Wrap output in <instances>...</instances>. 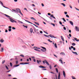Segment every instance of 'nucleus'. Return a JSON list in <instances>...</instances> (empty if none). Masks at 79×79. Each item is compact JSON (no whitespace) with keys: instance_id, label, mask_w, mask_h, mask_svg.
Returning <instances> with one entry per match:
<instances>
[{"instance_id":"f257e3e1","label":"nucleus","mask_w":79,"mask_h":79,"mask_svg":"<svg viewBox=\"0 0 79 79\" xmlns=\"http://www.w3.org/2000/svg\"><path fill=\"white\" fill-rule=\"evenodd\" d=\"M0 3H1L2 4V6H3V7H4V8H7V9H9V10H10V9L9 8H8V7H6V6H3V4L2 2L0 1Z\"/></svg>"},{"instance_id":"f03ea898","label":"nucleus","mask_w":79,"mask_h":79,"mask_svg":"<svg viewBox=\"0 0 79 79\" xmlns=\"http://www.w3.org/2000/svg\"><path fill=\"white\" fill-rule=\"evenodd\" d=\"M48 36H49V37H51V38H54V39H56V37H55L54 36H53V35H48Z\"/></svg>"},{"instance_id":"7ed1b4c3","label":"nucleus","mask_w":79,"mask_h":79,"mask_svg":"<svg viewBox=\"0 0 79 79\" xmlns=\"http://www.w3.org/2000/svg\"><path fill=\"white\" fill-rule=\"evenodd\" d=\"M16 10L17 11H19V13H20L21 14V15H23V14L21 13V10H20V9H16Z\"/></svg>"},{"instance_id":"20e7f679","label":"nucleus","mask_w":79,"mask_h":79,"mask_svg":"<svg viewBox=\"0 0 79 79\" xmlns=\"http://www.w3.org/2000/svg\"><path fill=\"white\" fill-rule=\"evenodd\" d=\"M9 19H10V21L11 22V23H14V20L13 19L10 18H9Z\"/></svg>"},{"instance_id":"39448f33","label":"nucleus","mask_w":79,"mask_h":79,"mask_svg":"<svg viewBox=\"0 0 79 79\" xmlns=\"http://www.w3.org/2000/svg\"><path fill=\"white\" fill-rule=\"evenodd\" d=\"M75 29L76 31H79V27H75Z\"/></svg>"},{"instance_id":"423d86ee","label":"nucleus","mask_w":79,"mask_h":79,"mask_svg":"<svg viewBox=\"0 0 79 79\" xmlns=\"http://www.w3.org/2000/svg\"><path fill=\"white\" fill-rule=\"evenodd\" d=\"M45 63L48 65V66H50V64H49V63H48V61L46 60H45Z\"/></svg>"},{"instance_id":"0eeeda50","label":"nucleus","mask_w":79,"mask_h":79,"mask_svg":"<svg viewBox=\"0 0 79 79\" xmlns=\"http://www.w3.org/2000/svg\"><path fill=\"white\" fill-rule=\"evenodd\" d=\"M63 75L64 77H66V74L65 73V72H64V71H63Z\"/></svg>"},{"instance_id":"6e6552de","label":"nucleus","mask_w":79,"mask_h":79,"mask_svg":"<svg viewBox=\"0 0 79 79\" xmlns=\"http://www.w3.org/2000/svg\"><path fill=\"white\" fill-rule=\"evenodd\" d=\"M39 67L40 68H46V67H45L43 66L42 65L39 66Z\"/></svg>"},{"instance_id":"1a4fd4ad","label":"nucleus","mask_w":79,"mask_h":79,"mask_svg":"<svg viewBox=\"0 0 79 79\" xmlns=\"http://www.w3.org/2000/svg\"><path fill=\"white\" fill-rule=\"evenodd\" d=\"M72 53H73V54L76 55H78V54H77V53L76 52H73L72 51Z\"/></svg>"},{"instance_id":"9d476101","label":"nucleus","mask_w":79,"mask_h":79,"mask_svg":"<svg viewBox=\"0 0 79 79\" xmlns=\"http://www.w3.org/2000/svg\"><path fill=\"white\" fill-rule=\"evenodd\" d=\"M69 23H70V24L72 25V26H73V23L72 22V21H69Z\"/></svg>"},{"instance_id":"9b49d317","label":"nucleus","mask_w":79,"mask_h":79,"mask_svg":"<svg viewBox=\"0 0 79 79\" xmlns=\"http://www.w3.org/2000/svg\"><path fill=\"white\" fill-rule=\"evenodd\" d=\"M58 79H60V72H59Z\"/></svg>"},{"instance_id":"f8f14e48","label":"nucleus","mask_w":79,"mask_h":79,"mask_svg":"<svg viewBox=\"0 0 79 79\" xmlns=\"http://www.w3.org/2000/svg\"><path fill=\"white\" fill-rule=\"evenodd\" d=\"M41 50H42V52H45L47 51V49H41Z\"/></svg>"},{"instance_id":"ddd939ff","label":"nucleus","mask_w":79,"mask_h":79,"mask_svg":"<svg viewBox=\"0 0 79 79\" xmlns=\"http://www.w3.org/2000/svg\"><path fill=\"white\" fill-rule=\"evenodd\" d=\"M50 17H52V18H54V19H56L55 17L53 16V15H51Z\"/></svg>"},{"instance_id":"4468645a","label":"nucleus","mask_w":79,"mask_h":79,"mask_svg":"<svg viewBox=\"0 0 79 79\" xmlns=\"http://www.w3.org/2000/svg\"><path fill=\"white\" fill-rule=\"evenodd\" d=\"M60 55H65V54L64 52H61L60 53Z\"/></svg>"},{"instance_id":"2eb2a0df","label":"nucleus","mask_w":79,"mask_h":79,"mask_svg":"<svg viewBox=\"0 0 79 79\" xmlns=\"http://www.w3.org/2000/svg\"><path fill=\"white\" fill-rule=\"evenodd\" d=\"M74 39L76 41H77V42H79V40L77 39L76 38H74Z\"/></svg>"},{"instance_id":"dca6fc26","label":"nucleus","mask_w":79,"mask_h":79,"mask_svg":"<svg viewBox=\"0 0 79 79\" xmlns=\"http://www.w3.org/2000/svg\"><path fill=\"white\" fill-rule=\"evenodd\" d=\"M0 42L1 43H3V42H4V40H3L2 39L1 40H0Z\"/></svg>"},{"instance_id":"f3484780","label":"nucleus","mask_w":79,"mask_h":79,"mask_svg":"<svg viewBox=\"0 0 79 79\" xmlns=\"http://www.w3.org/2000/svg\"><path fill=\"white\" fill-rule=\"evenodd\" d=\"M59 61L60 62L61 64H63V61L62 60H59Z\"/></svg>"},{"instance_id":"a211bd4d","label":"nucleus","mask_w":79,"mask_h":79,"mask_svg":"<svg viewBox=\"0 0 79 79\" xmlns=\"http://www.w3.org/2000/svg\"><path fill=\"white\" fill-rule=\"evenodd\" d=\"M54 46L55 47V48H57V45H56V44L55 43L54 44Z\"/></svg>"},{"instance_id":"6ab92c4d","label":"nucleus","mask_w":79,"mask_h":79,"mask_svg":"<svg viewBox=\"0 0 79 79\" xmlns=\"http://www.w3.org/2000/svg\"><path fill=\"white\" fill-rule=\"evenodd\" d=\"M37 63H38V64H39V63H40L41 62V61L40 60H37Z\"/></svg>"},{"instance_id":"aec40b11","label":"nucleus","mask_w":79,"mask_h":79,"mask_svg":"<svg viewBox=\"0 0 79 79\" xmlns=\"http://www.w3.org/2000/svg\"><path fill=\"white\" fill-rule=\"evenodd\" d=\"M4 15H5V16H6V17H7V18H10V16H8V15H6V14H4Z\"/></svg>"},{"instance_id":"412c9836","label":"nucleus","mask_w":79,"mask_h":79,"mask_svg":"<svg viewBox=\"0 0 79 79\" xmlns=\"http://www.w3.org/2000/svg\"><path fill=\"white\" fill-rule=\"evenodd\" d=\"M30 32L31 33H32V32H33V30H32V28L30 29Z\"/></svg>"},{"instance_id":"4be33fe9","label":"nucleus","mask_w":79,"mask_h":79,"mask_svg":"<svg viewBox=\"0 0 79 79\" xmlns=\"http://www.w3.org/2000/svg\"><path fill=\"white\" fill-rule=\"evenodd\" d=\"M4 50V48H1V52H3Z\"/></svg>"},{"instance_id":"5701e85b","label":"nucleus","mask_w":79,"mask_h":79,"mask_svg":"<svg viewBox=\"0 0 79 79\" xmlns=\"http://www.w3.org/2000/svg\"><path fill=\"white\" fill-rule=\"evenodd\" d=\"M34 48H36V49H40V48H37V47H34Z\"/></svg>"},{"instance_id":"b1692460","label":"nucleus","mask_w":79,"mask_h":79,"mask_svg":"<svg viewBox=\"0 0 79 79\" xmlns=\"http://www.w3.org/2000/svg\"><path fill=\"white\" fill-rule=\"evenodd\" d=\"M61 37L62 40H63V41H64V38H63V36H61Z\"/></svg>"},{"instance_id":"393cba45","label":"nucleus","mask_w":79,"mask_h":79,"mask_svg":"<svg viewBox=\"0 0 79 79\" xmlns=\"http://www.w3.org/2000/svg\"><path fill=\"white\" fill-rule=\"evenodd\" d=\"M61 5H63V6H66V5H65V4L63 3H62L60 4Z\"/></svg>"},{"instance_id":"a878e982","label":"nucleus","mask_w":79,"mask_h":79,"mask_svg":"<svg viewBox=\"0 0 79 79\" xmlns=\"http://www.w3.org/2000/svg\"><path fill=\"white\" fill-rule=\"evenodd\" d=\"M17 21L19 22V23H21V24H23V22H22L19 20H17Z\"/></svg>"},{"instance_id":"bb28decb","label":"nucleus","mask_w":79,"mask_h":79,"mask_svg":"<svg viewBox=\"0 0 79 79\" xmlns=\"http://www.w3.org/2000/svg\"><path fill=\"white\" fill-rule=\"evenodd\" d=\"M30 19H33V20H35V19H34V18L33 17H31L30 18Z\"/></svg>"},{"instance_id":"cd10ccee","label":"nucleus","mask_w":79,"mask_h":79,"mask_svg":"<svg viewBox=\"0 0 79 79\" xmlns=\"http://www.w3.org/2000/svg\"><path fill=\"white\" fill-rule=\"evenodd\" d=\"M35 23L36 24H37V25H38V26H39V23L35 22Z\"/></svg>"},{"instance_id":"c85d7f7f","label":"nucleus","mask_w":79,"mask_h":79,"mask_svg":"<svg viewBox=\"0 0 79 79\" xmlns=\"http://www.w3.org/2000/svg\"><path fill=\"white\" fill-rule=\"evenodd\" d=\"M19 66V65H14V67H18V66Z\"/></svg>"},{"instance_id":"c756f323","label":"nucleus","mask_w":79,"mask_h":79,"mask_svg":"<svg viewBox=\"0 0 79 79\" xmlns=\"http://www.w3.org/2000/svg\"><path fill=\"white\" fill-rule=\"evenodd\" d=\"M29 62H26L24 63V64H29Z\"/></svg>"},{"instance_id":"7c9ffc66","label":"nucleus","mask_w":79,"mask_h":79,"mask_svg":"<svg viewBox=\"0 0 79 79\" xmlns=\"http://www.w3.org/2000/svg\"><path fill=\"white\" fill-rule=\"evenodd\" d=\"M62 19L63 20L64 22H66V20H65L64 19V18H63Z\"/></svg>"},{"instance_id":"2f4dec72","label":"nucleus","mask_w":79,"mask_h":79,"mask_svg":"<svg viewBox=\"0 0 79 79\" xmlns=\"http://www.w3.org/2000/svg\"><path fill=\"white\" fill-rule=\"evenodd\" d=\"M23 26L24 27H26L27 29V26H24V25H23Z\"/></svg>"},{"instance_id":"473e14b6","label":"nucleus","mask_w":79,"mask_h":79,"mask_svg":"<svg viewBox=\"0 0 79 79\" xmlns=\"http://www.w3.org/2000/svg\"><path fill=\"white\" fill-rule=\"evenodd\" d=\"M5 67H6V69H7V70H8V69H8V67L7 66H6V65H5Z\"/></svg>"},{"instance_id":"72a5a7b5","label":"nucleus","mask_w":79,"mask_h":79,"mask_svg":"<svg viewBox=\"0 0 79 79\" xmlns=\"http://www.w3.org/2000/svg\"><path fill=\"white\" fill-rule=\"evenodd\" d=\"M56 71L57 73H58V69H57V68L56 69Z\"/></svg>"},{"instance_id":"f704fd0d","label":"nucleus","mask_w":79,"mask_h":79,"mask_svg":"<svg viewBox=\"0 0 79 79\" xmlns=\"http://www.w3.org/2000/svg\"><path fill=\"white\" fill-rule=\"evenodd\" d=\"M41 47L42 48H43V49H44L46 50V48H45L44 47Z\"/></svg>"},{"instance_id":"c9c22d12","label":"nucleus","mask_w":79,"mask_h":79,"mask_svg":"<svg viewBox=\"0 0 79 79\" xmlns=\"http://www.w3.org/2000/svg\"><path fill=\"white\" fill-rule=\"evenodd\" d=\"M10 65L11 66H13V64H12V63H11V62L10 63Z\"/></svg>"},{"instance_id":"e433bc0d","label":"nucleus","mask_w":79,"mask_h":79,"mask_svg":"<svg viewBox=\"0 0 79 79\" xmlns=\"http://www.w3.org/2000/svg\"><path fill=\"white\" fill-rule=\"evenodd\" d=\"M18 64V60H17L16 61V64Z\"/></svg>"},{"instance_id":"4c0bfd02","label":"nucleus","mask_w":79,"mask_h":79,"mask_svg":"<svg viewBox=\"0 0 79 79\" xmlns=\"http://www.w3.org/2000/svg\"><path fill=\"white\" fill-rule=\"evenodd\" d=\"M5 60H3L2 62V64H3L5 63Z\"/></svg>"},{"instance_id":"58836bf2","label":"nucleus","mask_w":79,"mask_h":79,"mask_svg":"<svg viewBox=\"0 0 79 79\" xmlns=\"http://www.w3.org/2000/svg\"><path fill=\"white\" fill-rule=\"evenodd\" d=\"M72 45H73V46H74V45H76V44L74 43H73L72 44Z\"/></svg>"},{"instance_id":"ea45409f","label":"nucleus","mask_w":79,"mask_h":79,"mask_svg":"<svg viewBox=\"0 0 79 79\" xmlns=\"http://www.w3.org/2000/svg\"><path fill=\"white\" fill-rule=\"evenodd\" d=\"M20 56H22V57H24V56L23 55H20Z\"/></svg>"},{"instance_id":"a19ab883","label":"nucleus","mask_w":79,"mask_h":79,"mask_svg":"<svg viewBox=\"0 0 79 79\" xmlns=\"http://www.w3.org/2000/svg\"><path fill=\"white\" fill-rule=\"evenodd\" d=\"M66 16L67 18H69V15H66Z\"/></svg>"},{"instance_id":"79ce46f5","label":"nucleus","mask_w":79,"mask_h":79,"mask_svg":"<svg viewBox=\"0 0 79 79\" xmlns=\"http://www.w3.org/2000/svg\"><path fill=\"white\" fill-rule=\"evenodd\" d=\"M42 70H43V71H46L47 70V69H43Z\"/></svg>"},{"instance_id":"37998d69","label":"nucleus","mask_w":79,"mask_h":79,"mask_svg":"<svg viewBox=\"0 0 79 79\" xmlns=\"http://www.w3.org/2000/svg\"><path fill=\"white\" fill-rule=\"evenodd\" d=\"M63 29L64 30H66V27H64Z\"/></svg>"},{"instance_id":"c03bdc74","label":"nucleus","mask_w":79,"mask_h":79,"mask_svg":"<svg viewBox=\"0 0 79 79\" xmlns=\"http://www.w3.org/2000/svg\"><path fill=\"white\" fill-rule=\"evenodd\" d=\"M12 29H14V30L16 29V28H15V27H12Z\"/></svg>"},{"instance_id":"a18cd8bd","label":"nucleus","mask_w":79,"mask_h":79,"mask_svg":"<svg viewBox=\"0 0 79 79\" xmlns=\"http://www.w3.org/2000/svg\"><path fill=\"white\" fill-rule=\"evenodd\" d=\"M20 64H24V63H20Z\"/></svg>"},{"instance_id":"49530a36","label":"nucleus","mask_w":79,"mask_h":79,"mask_svg":"<svg viewBox=\"0 0 79 79\" xmlns=\"http://www.w3.org/2000/svg\"><path fill=\"white\" fill-rule=\"evenodd\" d=\"M59 23L61 25L62 24V23H61V21H60L59 22Z\"/></svg>"},{"instance_id":"de8ad7c7","label":"nucleus","mask_w":79,"mask_h":79,"mask_svg":"<svg viewBox=\"0 0 79 79\" xmlns=\"http://www.w3.org/2000/svg\"><path fill=\"white\" fill-rule=\"evenodd\" d=\"M49 67L50 68V69H52V66L51 65L49 66Z\"/></svg>"},{"instance_id":"09e8293b","label":"nucleus","mask_w":79,"mask_h":79,"mask_svg":"<svg viewBox=\"0 0 79 79\" xmlns=\"http://www.w3.org/2000/svg\"><path fill=\"white\" fill-rule=\"evenodd\" d=\"M25 21H26V22H27V23H29V21H28L26 20H25Z\"/></svg>"},{"instance_id":"8fccbe9b","label":"nucleus","mask_w":79,"mask_h":79,"mask_svg":"<svg viewBox=\"0 0 79 79\" xmlns=\"http://www.w3.org/2000/svg\"><path fill=\"white\" fill-rule=\"evenodd\" d=\"M24 10H26V11H28L27 10V9L26 8H24Z\"/></svg>"},{"instance_id":"3c124183","label":"nucleus","mask_w":79,"mask_h":79,"mask_svg":"<svg viewBox=\"0 0 79 79\" xmlns=\"http://www.w3.org/2000/svg\"><path fill=\"white\" fill-rule=\"evenodd\" d=\"M51 24L52 25H53V26H55V25L54 24H53V23H51Z\"/></svg>"},{"instance_id":"603ef678","label":"nucleus","mask_w":79,"mask_h":79,"mask_svg":"<svg viewBox=\"0 0 79 79\" xmlns=\"http://www.w3.org/2000/svg\"><path fill=\"white\" fill-rule=\"evenodd\" d=\"M8 31H9V32H10V31H11V29H9Z\"/></svg>"},{"instance_id":"864d4df0","label":"nucleus","mask_w":79,"mask_h":79,"mask_svg":"<svg viewBox=\"0 0 79 79\" xmlns=\"http://www.w3.org/2000/svg\"><path fill=\"white\" fill-rule=\"evenodd\" d=\"M41 5L43 7L44 6V4H43L42 3L41 4Z\"/></svg>"},{"instance_id":"5fc2aeb1","label":"nucleus","mask_w":79,"mask_h":79,"mask_svg":"<svg viewBox=\"0 0 79 79\" xmlns=\"http://www.w3.org/2000/svg\"><path fill=\"white\" fill-rule=\"evenodd\" d=\"M9 28L10 29H11V26H10L9 27Z\"/></svg>"},{"instance_id":"6e6d98bb","label":"nucleus","mask_w":79,"mask_h":79,"mask_svg":"<svg viewBox=\"0 0 79 79\" xmlns=\"http://www.w3.org/2000/svg\"><path fill=\"white\" fill-rule=\"evenodd\" d=\"M48 15L49 16H50V15H51V14H50V13H48Z\"/></svg>"},{"instance_id":"4d7b16f0","label":"nucleus","mask_w":79,"mask_h":79,"mask_svg":"<svg viewBox=\"0 0 79 79\" xmlns=\"http://www.w3.org/2000/svg\"><path fill=\"white\" fill-rule=\"evenodd\" d=\"M44 35V36H45V37H48V36H48V35Z\"/></svg>"},{"instance_id":"13d9d810","label":"nucleus","mask_w":79,"mask_h":79,"mask_svg":"<svg viewBox=\"0 0 79 79\" xmlns=\"http://www.w3.org/2000/svg\"><path fill=\"white\" fill-rule=\"evenodd\" d=\"M64 13L65 15H67V13H68L67 12H64Z\"/></svg>"},{"instance_id":"bf43d9fd","label":"nucleus","mask_w":79,"mask_h":79,"mask_svg":"<svg viewBox=\"0 0 79 79\" xmlns=\"http://www.w3.org/2000/svg\"><path fill=\"white\" fill-rule=\"evenodd\" d=\"M43 63L44 64H45V60H44V61H43Z\"/></svg>"},{"instance_id":"052dcab7","label":"nucleus","mask_w":79,"mask_h":79,"mask_svg":"<svg viewBox=\"0 0 79 79\" xmlns=\"http://www.w3.org/2000/svg\"><path fill=\"white\" fill-rule=\"evenodd\" d=\"M8 32V30L6 29L5 30V32Z\"/></svg>"},{"instance_id":"680f3d73","label":"nucleus","mask_w":79,"mask_h":79,"mask_svg":"<svg viewBox=\"0 0 79 79\" xmlns=\"http://www.w3.org/2000/svg\"><path fill=\"white\" fill-rule=\"evenodd\" d=\"M69 32L71 33V30H69Z\"/></svg>"},{"instance_id":"e2e57ef3","label":"nucleus","mask_w":79,"mask_h":79,"mask_svg":"<svg viewBox=\"0 0 79 79\" xmlns=\"http://www.w3.org/2000/svg\"><path fill=\"white\" fill-rule=\"evenodd\" d=\"M69 6H70V8H71V9H72V8H73L72 7V6L69 5Z\"/></svg>"},{"instance_id":"0e129e2a","label":"nucleus","mask_w":79,"mask_h":79,"mask_svg":"<svg viewBox=\"0 0 79 79\" xmlns=\"http://www.w3.org/2000/svg\"><path fill=\"white\" fill-rule=\"evenodd\" d=\"M40 32L41 33V34H42V33H43V32L42 31H40Z\"/></svg>"},{"instance_id":"69168bd1","label":"nucleus","mask_w":79,"mask_h":79,"mask_svg":"<svg viewBox=\"0 0 79 79\" xmlns=\"http://www.w3.org/2000/svg\"><path fill=\"white\" fill-rule=\"evenodd\" d=\"M73 48V50H76V48Z\"/></svg>"},{"instance_id":"338daca9","label":"nucleus","mask_w":79,"mask_h":79,"mask_svg":"<svg viewBox=\"0 0 79 79\" xmlns=\"http://www.w3.org/2000/svg\"><path fill=\"white\" fill-rule=\"evenodd\" d=\"M32 6H35V5H34V4H32Z\"/></svg>"},{"instance_id":"774afa93","label":"nucleus","mask_w":79,"mask_h":79,"mask_svg":"<svg viewBox=\"0 0 79 79\" xmlns=\"http://www.w3.org/2000/svg\"><path fill=\"white\" fill-rule=\"evenodd\" d=\"M69 37H71V34H69Z\"/></svg>"}]
</instances>
